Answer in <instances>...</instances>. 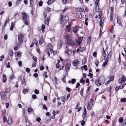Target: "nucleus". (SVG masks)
<instances>
[{
  "label": "nucleus",
  "instance_id": "nucleus-59",
  "mask_svg": "<svg viewBox=\"0 0 126 126\" xmlns=\"http://www.w3.org/2000/svg\"><path fill=\"white\" fill-rule=\"evenodd\" d=\"M119 82L120 83H122L123 82H124V81H123L122 79L121 78H120L119 80Z\"/></svg>",
  "mask_w": 126,
  "mask_h": 126
},
{
  "label": "nucleus",
  "instance_id": "nucleus-36",
  "mask_svg": "<svg viewBox=\"0 0 126 126\" xmlns=\"http://www.w3.org/2000/svg\"><path fill=\"white\" fill-rule=\"evenodd\" d=\"M80 82L81 83H83L84 84L85 83V80H84L82 78L80 80Z\"/></svg>",
  "mask_w": 126,
  "mask_h": 126
},
{
  "label": "nucleus",
  "instance_id": "nucleus-34",
  "mask_svg": "<svg viewBox=\"0 0 126 126\" xmlns=\"http://www.w3.org/2000/svg\"><path fill=\"white\" fill-rule=\"evenodd\" d=\"M28 91V90L27 89H24L23 91V93L24 94H25Z\"/></svg>",
  "mask_w": 126,
  "mask_h": 126
},
{
  "label": "nucleus",
  "instance_id": "nucleus-28",
  "mask_svg": "<svg viewBox=\"0 0 126 126\" xmlns=\"http://www.w3.org/2000/svg\"><path fill=\"white\" fill-rule=\"evenodd\" d=\"M100 83L99 81V80L98 79V80H95V83L96 85L97 86H100V85H99V83Z\"/></svg>",
  "mask_w": 126,
  "mask_h": 126
},
{
  "label": "nucleus",
  "instance_id": "nucleus-7",
  "mask_svg": "<svg viewBox=\"0 0 126 126\" xmlns=\"http://www.w3.org/2000/svg\"><path fill=\"white\" fill-rule=\"evenodd\" d=\"M82 37H81L80 36L78 37V39L77 41V42L79 45L81 44V42H82Z\"/></svg>",
  "mask_w": 126,
  "mask_h": 126
},
{
  "label": "nucleus",
  "instance_id": "nucleus-43",
  "mask_svg": "<svg viewBox=\"0 0 126 126\" xmlns=\"http://www.w3.org/2000/svg\"><path fill=\"white\" fill-rule=\"evenodd\" d=\"M83 88H82L80 92V94L81 96H82L83 95Z\"/></svg>",
  "mask_w": 126,
  "mask_h": 126
},
{
  "label": "nucleus",
  "instance_id": "nucleus-2",
  "mask_svg": "<svg viewBox=\"0 0 126 126\" xmlns=\"http://www.w3.org/2000/svg\"><path fill=\"white\" fill-rule=\"evenodd\" d=\"M98 79L100 82L99 83V85H101L103 84L105 80V78L103 76H101Z\"/></svg>",
  "mask_w": 126,
  "mask_h": 126
},
{
  "label": "nucleus",
  "instance_id": "nucleus-20",
  "mask_svg": "<svg viewBox=\"0 0 126 126\" xmlns=\"http://www.w3.org/2000/svg\"><path fill=\"white\" fill-rule=\"evenodd\" d=\"M92 108V106L91 105V104L89 103L88 104L87 107V109L88 110H90Z\"/></svg>",
  "mask_w": 126,
  "mask_h": 126
},
{
  "label": "nucleus",
  "instance_id": "nucleus-47",
  "mask_svg": "<svg viewBox=\"0 0 126 126\" xmlns=\"http://www.w3.org/2000/svg\"><path fill=\"white\" fill-rule=\"evenodd\" d=\"M33 110V109L31 108H29L28 109V112H30Z\"/></svg>",
  "mask_w": 126,
  "mask_h": 126
},
{
  "label": "nucleus",
  "instance_id": "nucleus-31",
  "mask_svg": "<svg viewBox=\"0 0 126 126\" xmlns=\"http://www.w3.org/2000/svg\"><path fill=\"white\" fill-rule=\"evenodd\" d=\"M64 4H66L69 2L68 0H62Z\"/></svg>",
  "mask_w": 126,
  "mask_h": 126
},
{
  "label": "nucleus",
  "instance_id": "nucleus-22",
  "mask_svg": "<svg viewBox=\"0 0 126 126\" xmlns=\"http://www.w3.org/2000/svg\"><path fill=\"white\" fill-rule=\"evenodd\" d=\"M96 5L95 9L96 11L97 12L99 11V7L98 4H95Z\"/></svg>",
  "mask_w": 126,
  "mask_h": 126
},
{
  "label": "nucleus",
  "instance_id": "nucleus-50",
  "mask_svg": "<svg viewBox=\"0 0 126 126\" xmlns=\"http://www.w3.org/2000/svg\"><path fill=\"white\" fill-rule=\"evenodd\" d=\"M10 89L9 88L6 89L5 91V92L7 93H9L10 92Z\"/></svg>",
  "mask_w": 126,
  "mask_h": 126
},
{
  "label": "nucleus",
  "instance_id": "nucleus-19",
  "mask_svg": "<svg viewBox=\"0 0 126 126\" xmlns=\"http://www.w3.org/2000/svg\"><path fill=\"white\" fill-rule=\"evenodd\" d=\"M91 38V36H89L88 37V40L87 42V43L88 44H89L90 43Z\"/></svg>",
  "mask_w": 126,
  "mask_h": 126
},
{
  "label": "nucleus",
  "instance_id": "nucleus-25",
  "mask_svg": "<svg viewBox=\"0 0 126 126\" xmlns=\"http://www.w3.org/2000/svg\"><path fill=\"white\" fill-rule=\"evenodd\" d=\"M61 101L63 102H64L65 101V97L64 96H61L60 97Z\"/></svg>",
  "mask_w": 126,
  "mask_h": 126
},
{
  "label": "nucleus",
  "instance_id": "nucleus-21",
  "mask_svg": "<svg viewBox=\"0 0 126 126\" xmlns=\"http://www.w3.org/2000/svg\"><path fill=\"white\" fill-rule=\"evenodd\" d=\"M54 0H49L47 2V4L49 5L54 2Z\"/></svg>",
  "mask_w": 126,
  "mask_h": 126
},
{
  "label": "nucleus",
  "instance_id": "nucleus-42",
  "mask_svg": "<svg viewBox=\"0 0 126 126\" xmlns=\"http://www.w3.org/2000/svg\"><path fill=\"white\" fill-rule=\"evenodd\" d=\"M3 122L5 123L7 121L6 118L5 116H3Z\"/></svg>",
  "mask_w": 126,
  "mask_h": 126
},
{
  "label": "nucleus",
  "instance_id": "nucleus-16",
  "mask_svg": "<svg viewBox=\"0 0 126 126\" xmlns=\"http://www.w3.org/2000/svg\"><path fill=\"white\" fill-rule=\"evenodd\" d=\"M12 120L11 118L9 119L7 121L8 124L9 125H10L12 123Z\"/></svg>",
  "mask_w": 126,
  "mask_h": 126
},
{
  "label": "nucleus",
  "instance_id": "nucleus-15",
  "mask_svg": "<svg viewBox=\"0 0 126 126\" xmlns=\"http://www.w3.org/2000/svg\"><path fill=\"white\" fill-rule=\"evenodd\" d=\"M121 19L120 17L117 16V21L118 24H121Z\"/></svg>",
  "mask_w": 126,
  "mask_h": 126
},
{
  "label": "nucleus",
  "instance_id": "nucleus-52",
  "mask_svg": "<svg viewBox=\"0 0 126 126\" xmlns=\"http://www.w3.org/2000/svg\"><path fill=\"white\" fill-rule=\"evenodd\" d=\"M18 65L20 67H21L22 66V63L20 61H19L18 62Z\"/></svg>",
  "mask_w": 126,
  "mask_h": 126
},
{
  "label": "nucleus",
  "instance_id": "nucleus-58",
  "mask_svg": "<svg viewBox=\"0 0 126 126\" xmlns=\"http://www.w3.org/2000/svg\"><path fill=\"white\" fill-rule=\"evenodd\" d=\"M30 71V69L28 68H26V71L28 73Z\"/></svg>",
  "mask_w": 126,
  "mask_h": 126
},
{
  "label": "nucleus",
  "instance_id": "nucleus-55",
  "mask_svg": "<svg viewBox=\"0 0 126 126\" xmlns=\"http://www.w3.org/2000/svg\"><path fill=\"white\" fill-rule=\"evenodd\" d=\"M78 16L79 18H81L82 16L81 13H79L78 14Z\"/></svg>",
  "mask_w": 126,
  "mask_h": 126
},
{
  "label": "nucleus",
  "instance_id": "nucleus-57",
  "mask_svg": "<svg viewBox=\"0 0 126 126\" xmlns=\"http://www.w3.org/2000/svg\"><path fill=\"white\" fill-rule=\"evenodd\" d=\"M102 15V12L101 11H100L99 13V18H101V16Z\"/></svg>",
  "mask_w": 126,
  "mask_h": 126
},
{
  "label": "nucleus",
  "instance_id": "nucleus-40",
  "mask_svg": "<svg viewBox=\"0 0 126 126\" xmlns=\"http://www.w3.org/2000/svg\"><path fill=\"white\" fill-rule=\"evenodd\" d=\"M86 58H84L82 60V63L83 64H85L86 63Z\"/></svg>",
  "mask_w": 126,
  "mask_h": 126
},
{
  "label": "nucleus",
  "instance_id": "nucleus-61",
  "mask_svg": "<svg viewBox=\"0 0 126 126\" xmlns=\"http://www.w3.org/2000/svg\"><path fill=\"white\" fill-rule=\"evenodd\" d=\"M72 50H68V52H68V55H69V54H71L72 53Z\"/></svg>",
  "mask_w": 126,
  "mask_h": 126
},
{
  "label": "nucleus",
  "instance_id": "nucleus-54",
  "mask_svg": "<svg viewBox=\"0 0 126 126\" xmlns=\"http://www.w3.org/2000/svg\"><path fill=\"white\" fill-rule=\"evenodd\" d=\"M40 69L41 71H42L43 70H44V68L43 66L42 65H41L40 66Z\"/></svg>",
  "mask_w": 126,
  "mask_h": 126
},
{
  "label": "nucleus",
  "instance_id": "nucleus-26",
  "mask_svg": "<svg viewBox=\"0 0 126 126\" xmlns=\"http://www.w3.org/2000/svg\"><path fill=\"white\" fill-rule=\"evenodd\" d=\"M87 113L86 112H83V115H82V117L83 118V120L84 119V118L86 117V116L87 115Z\"/></svg>",
  "mask_w": 126,
  "mask_h": 126
},
{
  "label": "nucleus",
  "instance_id": "nucleus-10",
  "mask_svg": "<svg viewBox=\"0 0 126 126\" xmlns=\"http://www.w3.org/2000/svg\"><path fill=\"white\" fill-rule=\"evenodd\" d=\"M62 40H60L58 43V48H60L62 46L63 43H62Z\"/></svg>",
  "mask_w": 126,
  "mask_h": 126
},
{
  "label": "nucleus",
  "instance_id": "nucleus-56",
  "mask_svg": "<svg viewBox=\"0 0 126 126\" xmlns=\"http://www.w3.org/2000/svg\"><path fill=\"white\" fill-rule=\"evenodd\" d=\"M9 20V17H7L6 19L4 24H7Z\"/></svg>",
  "mask_w": 126,
  "mask_h": 126
},
{
  "label": "nucleus",
  "instance_id": "nucleus-44",
  "mask_svg": "<svg viewBox=\"0 0 126 126\" xmlns=\"http://www.w3.org/2000/svg\"><path fill=\"white\" fill-rule=\"evenodd\" d=\"M34 92L35 93L37 94H38L39 93V90L37 89L35 90Z\"/></svg>",
  "mask_w": 126,
  "mask_h": 126
},
{
  "label": "nucleus",
  "instance_id": "nucleus-62",
  "mask_svg": "<svg viewBox=\"0 0 126 126\" xmlns=\"http://www.w3.org/2000/svg\"><path fill=\"white\" fill-rule=\"evenodd\" d=\"M83 68L84 70L87 71V66L86 65H85L83 66Z\"/></svg>",
  "mask_w": 126,
  "mask_h": 126
},
{
  "label": "nucleus",
  "instance_id": "nucleus-53",
  "mask_svg": "<svg viewBox=\"0 0 126 126\" xmlns=\"http://www.w3.org/2000/svg\"><path fill=\"white\" fill-rule=\"evenodd\" d=\"M41 120V119L40 117H38L36 119V120L38 122H40Z\"/></svg>",
  "mask_w": 126,
  "mask_h": 126
},
{
  "label": "nucleus",
  "instance_id": "nucleus-39",
  "mask_svg": "<svg viewBox=\"0 0 126 126\" xmlns=\"http://www.w3.org/2000/svg\"><path fill=\"white\" fill-rule=\"evenodd\" d=\"M6 113V110H3L2 111V114L3 116H5V114Z\"/></svg>",
  "mask_w": 126,
  "mask_h": 126
},
{
  "label": "nucleus",
  "instance_id": "nucleus-12",
  "mask_svg": "<svg viewBox=\"0 0 126 126\" xmlns=\"http://www.w3.org/2000/svg\"><path fill=\"white\" fill-rule=\"evenodd\" d=\"M6 80V76L5 74H4L3 76V82H5Z\"/></svg>",
  "mask_w": 126,
  "mask_h": 126
},
{
  "label": "nucleus",
  "instance_id": "nucleus-24",
  "mask_svg": "<svg viewBox=\"0 0 126 126\" xmlns=\"http://www.w3.org/2000/svg\"><path fill=\"white\" fill-rule=\"evenodd\" d=\"M25 121L26 122V126H29L30 122L28 120H27L26 119H25Z\"/></svg>",
  "mask_w": 126,
  "mask_h": 126
},
{
  "label": "nucleus",
  "instance_id": "nucleus-13",
  "mask_svg": "<svg viewBox=\"0 0 126 126\" xmlns=\"http://www.w3.org/2000/svg\"><path fill=\"white\" fill-rule=\"evenodd\" d=\"M108 62V59L106 58L104 63L102 65V67H105L106 65Z\"/></svg>",
  "mask_w": 126,
  "mask_h": 126
},
{
  "label": "nucleus",
  "instance_id": "nucleus-9",
  "mask_svg": "<svg viewBox=\"0 0 126 126\" xmlns=\"http://www.w3.org/2000/svg\"><path fill=\"white\" fill-rule=\"evenodd\" d=\"M71 24H69V25H67L66 26V31L68 32H69L71 30Z\"/></svg>",
  "mask_w": 126,
  "mask_h": 126
},
{
  "label": "nucleus",
  "instance_id": "nucleus-6",
  "mask_svg": "<svg viewBox=\"0 0 126 126\" xmlns=\"http://www.w3.org/2000/svg\"><path fill=\"white\" fill-rule=\"evenodd\" d=\"M24 36L22 34H19L18 36V40L19 42L21 43H23V42L22 38Z\"/></svg>",
  "mask_w": 126,
  "mask_h": 126
},
{
  "label": "nucleus",
  "instance_id": "nucleus-45",
  "mask_svg": "<svg viewBox=\"0 0 126 126\" xmlns=\"http://www.w3.org/2000/svg\"><path fill=\"white\" fill-rule=\"evenodd\" d=\"M76 80L75 79H73L71 80V83L72 84H74L76 82Z\"/></svg>",
  "mask_w": 126,
  "mask_h": 126
},
{
  "label": "nucleus",
  "instance_id": "nucleus-51",
  "mask_svg": "<svg viewBox=\"0 0 126 126\" xmlns=\"http://www.w3.org/2000/svg\"><path fill=\"white\" fill-rule=\"evenodd\" d=\"M85 122L84 120H82L81 121V124L82 126H83L85 124Z\"/></svg>",
  "mask_w": 126,
  "mask_h": 126
},
{
  "label": "nucleus",
  "instance_id": "nucleus-32",
  "mask_svg": "<svg viewBox=\"0 0 126 126\" xmlns=\"http://www.w3.org/2000/svg\"><path fill=\"white\" fill-rule=\"evenodd\" d=\"M50 18H48L45 20V24H48Z\"/></svg>",
  "mask_w": 126,
  "mask_h": 126
},
{
  "label": "nucleus",
  "instance_id": "nucleus-5",
  "mask_svg": "<svg viewBox=\"0 0 126 126\" xmlns=\"http://www.w3.org/2000/svg\"><path fill=\"white\" fill-rule=\"evenodd\" d=\"M0 95L1 96V99L3 100H4L6 97V94L5 93L3 92H0Z\"/></svg>",
  "mask_w": 126,
  "mask_h": 126
},
{
  "label": "nucleus",
  "instance_id": "nucleus-8",
  "mask_svg": "<svg viewBox=\"0 0 126 126\" xmlns=\"http://www.w3.org/2000/svg\"><path fill=\"white\" fill-rule=\"evenodd\" d=\"M79 62L77 60H74L73 62V64L74 66H76L79 64Z\"/></svg>",
  "mask_w": 126,
  "mask_h": 126
},
{
  "label": "nucleus",
  "instance_id": "nucleus-35",
  "mask_svg": "<svg viewBox=\"0 0 126 126\" xmlns=\"http://www.w3.org/2000/svg\"><path fill=\"white\" fill-rule=\"evenodd\" d=\"M50 9L49 7H47V8L45 10V11L47 13H49L50 12Z\"/></svg>",
  "mask_w": 126,
  "mask_h": 126
},
{
  "label": "nucleus",
  "instance_id": "nucleus-33",
  "mask_svg": "<svg viewBox=\"0 0 126 126\" xmlns=\"http://www.w3.org/2000/svg\"><path fill=\"white\" fill-rule=\"evenodd\" d=\"M15 24H11L10 27V30L11 31H12L13 30V28L14 27L15 25Z\"/></svg>",
  "mask_w": 126,
  "mask_h": 126
},
{
  "label": "nucleus",
  "instance_id": "nucleus-37",
  "mask_svg": "<svg viewBox=\"0 0 126 126\" xmlns=\"http://www.w3.org/2000/svg\"><path fill=\"white\" fill-rule=\"evenodd\" d=\"M21 0H17L16 3V5H17L20 4Z\"/></svg>",
  "mask_w": 126,
  "mask_h": 126
},
{
  "label": "nucleus",
  "instance_id": "nucleus-17",
  "mask_svg": "<svg viewBox=\"0 0 126 126\" xmlns=\"http://www.w3.org/2000/svg\"><path fill=\"white\" fill-rule=\"evenodd\" d=\"M8 54L11 57H13L14 54L12 50H10L8 52Z\"/></svg>",
  "mask_w": 126,
  "mask_h": 126
},
{
  "label": "nucleus",
  "instance_id": "nucleus-46",
  "mask_svg": "<svg viewBox=\"0 0 126 126\" xmlns=\"http://www.w3.org/2000/svg\"><path fill=\"white\" fill-rule=\"evenodd\" d=\"M43 4L42 1H40L38 3V5L39 6L41 7L42 6Z\"/></svg>",
  "mask_w": 126,
  "mask_h": 126
},
{
  "label": "nucleus",
  "instance_id": "nucleus-29",
  "mask_svg": "<svg viewBox=\"0 0 126 126\" xmlns=\"http://www.w3.org/2000/svg\"><path fill=\"white\" fill-rule=\"evenodd\" d=\"M100 18V24H103L104 23L103 22V20L104 19V17H102V18L101 17V18Z\"/></svg>",
  "mask_w": 126,
  "mask_h": 126
},
{
  "label": "nucleus",
  "instance_id": "nucleus-41",
  "mask_svg": "<svg viewBox=\"0 0 126 126\" xmlns=\"http://www.w3.org/2000/svg\"><path fill=\"white\" fill-rule=\"evenodd\" d=\"M123 119L122 117H120L119 119V122L120 123H122L123 121Z\"/></svg>",
  "mask_w": 126,
  "mask_h": 126
},
{
  "label": "nucleus",
  "instance_id": "nucleus-18",
  "mask_svg": "<svg viewBox=\"0 0 126 126\" xmlns=\"http://www.w3.org/2000/svg\"><path fill=\"white\" fill-rule=\"evenodd\" d=\"M44 39L43 37H41L40 38L39 41V44L41 45L43 43Z\"/></svg>",
  "mask_w": 126,
  "mask_h": 126
},
{
  "label": "nucleus",
  "instance_id": "nucleus-4",
  "mask_svg": "<svg viewBox=\"0 0 126 126\" xmlns=\"http://www.w3.org/2000/svg\"><path fill=\"white\" fill-rule=\"evenodd\" d=\"M71 66L70 63H66L65 65V70L66 72H68L70 69Z\"/></svg>",
  "mask_w": 126,
  "mask_h": 126
},
{
  "label": "nucleus",
  "instance_id": "nucleus-48",
  "mask_svg": "<svg viewBox=\"0 0 126 126\" xmlns=\"http://www.w3.org/2000/svg\"><path fill=\"white\" fill-rule=\"evenodd\" d=\"M121 79L123 81H124V82H125L126 80V78L125 77L124 75L122 76V78H121Z\"/></svg>",
  "mask_w": 126,
  "mask_h": 126
},
{
  "label": "nucleus",
  "instance_id": "nucleus-11",
  "mask_svg": "<svg viewBox=\"0 0 126 126\" xmlns=\"http://www.w3.org/2000/svg\"><path fill=\"white\" fill-rule=\"evenodd\" d=\"M79 27V26H76L74 28L73 32L75 33H76Z\"/></svg>",
  "mask_w": 126,
  "mask_h": 126
},
{
  "label": "nucleus",
  "instance_id": "nucleus-3",
  "mask_svg": "<svg viewBox=\"0 0 126 126\" xmlns=\"http://www.w3.org/2000/svg\"><path fill=\"white\" fill-rule=\"evenodd\" d=\"M67 42L68 45L72 46H73L75 44L74 41H71V39L69 38L67 39Z\"/></svg>",
  "mask_w": 126,
  "mask_h": 126
},
{
  "label": "nucleus",
  "instance_id": "nucleus-63",
  "mask_svg": "<svg viewBox=\"0 0 126 126\" xmlns=\"http://www.w3.org/2000/svg\"><path fill=\"white\" fill-rule=\"evenodd\" d=\"M46 51L48 56H50V54L49 51L48 49H47L46 50Z\"/></svg>",
  "mask_w": 126,
  "mask_h": 126
},
{
  "label": "nucleus",
  "instance_id": "nucleus-60",
  "mask_svg": "<svg viewBox=\"0 0 126 126\" xmlns=\"http://www.w3.org/2000/svg\"><path fill=\"white\" fill-rule=\"evenodd\" d=\"M30 4L31 6V7H32L33 4V1H32L30 0Z\"/></svg>",
  "mask_w": 126,
  "mask_h": 126
},
{
  "label": "nucleus",
  "instance_id": "nucleus-49",
  "mask_svg": "<svg viewBox=\"0 0 126 126\" xmlns=\"http://www.w3.org/2000/svg\"><path fill=\"white\" fill-rule=\"evenodd\" d=\"M32 59L36 63L37 60V58L35 56H33L32 57Z\"/></svg>",
  "mask_w": 126,
  "mask_h": 126
},
{
  "label": "nucleus",
  "instance_id": "nucleus-27",
  "mask_svg": "<svg viewBox=\"0 0 126 126\" xmlns=\"http://www.w3.org/2000/svg\"><path fill=\"white\" fill-rule=\"evenodd\" d=\"M103 51L102 52V56L104 57H105L106 56V54L104 48H103Z\"/></svg>",
  "mask_w": 126,
  "mask_h": 126
},
{
  "label": "nucleus",
  "instance_id": "nucleus-23",
  "mask_svg": "<svg viewBox=\"0 0 126 126\" xmlns=\"http://www.w3.org/2000/svg\"><path fill=\"white\" fill-rule=\"evenodd\" d=\"M45 26L43 24H42L41 26V30L42 32H44V30L45 29Z\"/></svg>",
  "mask_w": 126,
  "mask_h": 126
},
{
  "label": "nucleus",
  "instance_id": "nucleus-38",
  "mask_svg": "<svg viewBox=\"0 0 126 126\" xmlns=\"http://www.w3.org/2000/svg\"><path fill=\"white\" fill-rule=\"evenodd\" d=\"M109 78H110V81L113 80L114 79V77L112 76H110Z\"/></svg>",
  "mask_w": 126,
  "mask_h": 126
},
{
  "label": "nucleus",
  "instance_id": "nucleus-1",
  "mask_svg": "<svg viewBox=\"0 0 126 126\" xmlns=\"http://www.w3.org/2000/svg\"><path fill=\"white\" fill-rule=\"evenodd\" d=\"M22 18L23 19L24 24H28V22L27 20V14L25 12H24L22 13Z\"/></svg>",
  "mask_w": 126,
  "mask_h": 126
},
{
  "label": "nucleus",
  "instance_id": "nucleus-64",
  "mask_svg": "<svg viewBox=\"0 0 126 126\" xmlns=\"http://www.w3.org/2000/svg\"><path fill=\"white\" fill-rule=\"evenodd\" d=\"M97 54V53L96 52H93V56L94 57H95L96 56Z\"/></svg>",
  "mask_w": 126,
  "mask_h": 126
},
{
  "label": "nucleus",
  "instance_id": "nucleus-30",
  "mask_svg": "<svg viewBox=\"0 0 126 126\" xmlns=\"http://www.w3.org/2000/svg\"><path fill=\"white\" fill-rule=\"evenodd\" d=\"M121 102H126V98H121L120 99Z\"/></svg>",
  "mask_w": 126,
  "mask_h": 126
},
{
  "label": "nucleus",
  "instance_id": "nucleus-14",
  "mask_svg": "<svg viewBox=\"0 0 126 126\" xmlns=\"http://www.w3.org/2000/svg\"><path fill=\"white\" fill-rule=\"evenodd\" d=\"M112 55V52L111 50L109 53L108 54L107 58L108 59L110 58Z\"/></svg>",
  "mask_w": 126,
  "mask_h": 126
}]
</instances>
